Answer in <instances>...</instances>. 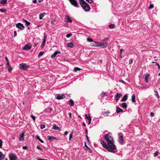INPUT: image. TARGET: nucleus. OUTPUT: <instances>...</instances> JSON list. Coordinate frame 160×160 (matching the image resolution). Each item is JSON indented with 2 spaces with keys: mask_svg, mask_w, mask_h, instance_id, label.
Here are the masks:
<instances>
[{
  "mask_svg": "<svg viewBox=\"0 0 160 160\" xmlns=\"http://www.w3.org/2000/svg\"><path fill=\"white\" fill-rule=\"evenodd\" d=\"M104 139L106 141L107 144L105 142L101 140L100 142L101 143L103 147L108 152L113 153H115L117 148L114 144V140L112 136L111 133L109 132L106 134L104 136Z\"/></svg>",
  "mask_w": 160,
  "mask_h": 160,
  "instance_id": "1",
  "label": "nucleus"
},
{
  "mask_svg": "<svg viewBox=\"0 0 160 160\" xmlns=\"http://www.w3.org/2000/svg\"><path fill=\"white\" fill-rule=\"evenodd\" d=\"M79 2L85 11H88L90 10V6L84 1L83 0H79Z\"/></svg>",
  "mask_w": 160,
  "mask_h": 160,
  "instance_id": "2",
  "label": "nucleus"
},
{
  "mask_svg": "<svg viewBox=\"0 0 160 160\" xmlns=\"http://www.w3.org/2000/svg\"><path fill=\"white\" fill-rule=\"evenodd\" d=\"M66 97V94H58L55 95V98L58 99H61Z\"/></svg>",
  "mask_w": 160,
  "mask_h": 160,
  "instance_id": "3",
  "label": "nucleus"
},
{
  "mask_svg": "<svg viewBox=\"0 0 160 160\" xmlns=\"http://www.w3.org/2000/svg\"><path fill=\"white\" fill-rule=\"evenodd\" d=\"M118 141L119 143L121 144H122L123 139V138L122 134V133H120L118 134Z\"/></svg>",
  "mask_w": 160,
  "mask_h": 160,
  "instance_id": "4",
  "label": "nucleus"
},
{
  "mask_svg": "<svg viewBox=\"0 0 160 160\" xmlns=\"http://www.w3.org/2000/svg\"><path fill=\"white\" fill-rule=\"evenodd\" d=\"M9 158L10 160H18V158L16 155L12 153L9 154Z\"/></svg>",
  "mask_w": 160,
  "mask_h": 160,
  "instance_id": "5",
  "label": "nucleus"
},
{
  "mask_svg": "<svg viewBox=\"0 0 160 160\" xmlns=\"http://www.w3.org/2000/svg\"><path fill=\"white\" fill-rule=\"evenodd\" d=\"M71 4L74 6L78 7V2L76 0H68Z\"/></svg>",
  "mask_w": 160,
  "mask_h": 160,
  "instance_id": "6",
  "label": "nucleus"
},
{
  "mask_svg": "<svg viewBox=\"0 0 160 160\" xmlns=\"http://www.w3.org/2000/svg\"><path fill=\"white\" fill-rule=\"evenodd\" d=\"M19 68L20 69L25 70L26 68L28 67V66L24 63H20L19 65Z\"/></svg>",
  "mask_w": 160,
  "mask_h": 160,
  "instance_id": "7",
  "label": "nucleus"
},
{
  "mask_svg": "<svg viewBox=\"0 0 160 160\" xmlns=\"http://www.w3.org/2000/svg\"><path fill=\"white\" fill-rule=\"evenodd\" d=\"M16 27L22 30L24 29V27L23 24L21 23H18L16 24Z\"/></svg>",
  "mask_w": 160,
  "mask_h": 160,
  "instance_id": "8",
  "label": "nucleus"
},
{
  "mask_svg": "<svg viewBox=\"0 0 160 160\" xmlns=\"http://www.w3.org/2000/svg\"><path fill=\"white\" fill-rule=\"evenodd\" d=\"M32 47V45L30 43H28L24 46V47L23 48V49L28 50L30 49Z\"/></svg>",
  "mask_w": 160,
  "mask_h": 160,
  "instance_id": "9",
  "label": "nucleus"
},
{
  "mask_svg": "<svg viewBox=\"0 0 160 160\" xmlns=\"http://www.w3.org/2000/svg\"><path fill=\"white\" fill-rule=\"evenodd\" d=\"M65 19V21L66 22L72 23V22L71 18L68 15H66Z\"/></svg>",
  "mask_w": 160,
  "mask_h": 160,
  "instance_id": "10",
  "label": "nucleus"
},
{
  "mask_svg": "<svg viewBox=\"0 0 160 160\" xmlns=\"http://www.w3.org/2000/svg\"><path fill=\"white\" fill-rule=\"evenodd\" d=\"M122 95L121 93H117L115 95L114 98L116 99L117 102H118L120 98Z\"/></svg>",
  "mask_w": 160,
  "mask_h": 160,
  "instance_id": "11",
  "label": "nucleus"
},
{
  "mask_svg": "<svg viewBox=\"0 0 160 160\" xmlns=\"http://www.w3.org/2000/svg\"><path fill=\"white\" fill-rule=\"evenodd\" d=\"M100 47H101L103 48H105L108 47V43L101 42H100Z\"/></svg>",
  "mask_w": 160,
  "mask_h": 160,
  "instance_id": "12",
  "label": "nucleus"
},
{
  "mask_svg": "<svg viewBox=\"0 0 160 160\" xmlns=\"http://www.w3.org/2000/svg\"><path fill=\"white\" fill-rule=\"evenodd\" d=\"M61 52H60V51H58H58H56L53 54H52V55H51V58H54V57H55V56H56V55L58 54V53H60Z\"/></svg>",
  "mask_w": 160,
  "mask_h": 160,
  "instance_id": "13",
  "label": "nucleus"
},
{
  "mask_svg": "<svg viewBox=\"0 0 160 160\" xmlns=\"http://www.w3.org/2000/svg\"><path fill=\"white\" fill-rule=\"evenodd\" d=\"M127 99L128 95H125L123 97L122 99L121 100V101L122 102H125L127 100Z\"/></svg>",
  "mask_w": 160,
  "mask_h": 160,
  "instance_id": "14",
  "label": "nucleus"
},
{
  "mask_svg": "<svg viewBox=\"0 0 160 160\" xmlns=\"http://www.w3.org/2000/svg\"><path fill=\"white\" fill-rule=\"evenodd\" d=\"M52 128L54 130H59V131L61 130L60 128L58 127H57L56 125L55 124L53 125Z\"/></svg>",
  "mask_w": 160,
  "mask_h": 160,
  "instance_id": "15",
  "label": "nucleus"
},
{
  "mask_svg": "<svg viewBox=\"0 0 160 160\" xmlns=\"http://www.w3.org/2000/svg\"><path fill=\"white\" fill-rule=\"evenodd\" d=\"M69 104L71 107H73L74 105V102L72 100L70 99L69 101Z\"/></svg>",
  "mask_w": 160,
  "mask_h": 160,
  "instance_id": "16",
  "label": "nucleus"
},
{
  "mask_svg": "<svg viewBox=\"0 0 160 160\" xmlns=\"http://www.w3.org/2000/svg\"><path fill=\"white\" fill-rule=\"evenodd\" d=\"M110 113V112L108 110L107 111H103L102 112V114L104 116H107L106 114H109Z\"/></svg>",
  "mask_w": 160,
  "mask_h": 160,
  "instance_id": "17",
  "label": "nucleus"
},
{
  "mask_svg": "<svg viewBox=\"0 0 160 160\" xmlns=\"http://www.w3.org/2000/svg\"><path fill=\"white\" fill-rule=\"evenodd\" d=\"M123 111L122 109L120 108H118L116 110V112L117 113H119L120 112H123Z\"/></svg>",
  "mask_w": 160,
  "mask_h": 160,
  "instance_id": "18",
  "label": "nucleus"
},
{
  "mask_svg": "<svg viewBox=\"0 0 160 160\" xmlns=\"http://www.w3.org/2000/svg\"><path fill=\"white\" fill-rule=\"evenodd\" d=\"M149 76V74H148L145 75L144 76V81L146 82H148V77Z\"/></svg>",
  "mask_w": 160,
  "mask_h": 160,
  "instance_id": "19",
  "label": "nucleus"
},
{
  "mask_svg": "<svg viewBox=\"0 0 160 160\" xmlns=\"http://www.w3.org/2000/svg\"><path fill=\"white\" fill-rule=\"evenodd\" d=\"M4 158V155L0 151V160H2Z\"/></svg>",
  "mask_w": 160,
  "mask_h": 160,
  "instance_id": "20",
  "label": "nucleus"
},
{
  "mask_svg": "<svg viewBox=\"0 0 160 160\" xmlns=\"http://www.w3.org/2000/svg\"><path fill=\"white\" fill-rule=\"evenodd\" d=\"M67 45L68 47L71 48H72L74 46L72 42L68 43Z\"/></svg>",
  "mask_w": 160,
  "mask_h": 160,
  "instance_id": "21",
  "label": "nucleus"
},
{
  "mask_svg": "<svg viewBox=\"0 0 160 160\" xmlns=\"http://www.w3.org/2000/svg\"><path fill=\"white\" fill-rule=\"evenodd\" d=\"M24 134L22 133L20 135V137L19 138V140L22 141H23L24 139Z\"/></svg>",
  "mask_w": 160,
  "mask_h": 160,
  "instance_id": "22",
  "label": "nucleus"
},
{
  "mask_svg": "<svg viewBox=\"0 0 160 160\" xmlns=\"http://www.w3.org/2000/svg\"><path fill=\"white\" fill-rule=\"evenodd\" d=\"M135 96L134 94H133L132 96V101L133 102H136L135 100Z\"/></svg>",
  "mask_w": 160,
  "mask_h": 160,
  "instance_id": "23",
  "label": "nucleus"
},
{
  "mask_svg": "<svg viewBox=\"0 0 160 160\" xmlns=\"http://www.w3.org/2000/svg\"><path fill=\"white\" fill-rule=\"evenodd\" d=\"M7 0H0V3L2 5L6 3Z\"/></svg>",
  "mask_w": 160,
  "mask_h": 160,
  "instance_id": "24",
  "label": "nucleus"
},
{
  "mask_svg": "<svg viewBox=\"0 0 160 160\" xmlns=\"http://www.w3.org/2000/svg\"><path fill=\"white\" fill-rule=\"evenodd\" d=\"M154 92H155V95L158 98H159L160 96L158 94L157 91L156 89H154Z\"/></svg>",
  "mask_w": 160,
  "mask_h": 160,
  "instance_id": "25",
  "label": "nucleus"
},
{
  "mask_svg": "<svg viewBox=\"0 0 160 160\" xmlns=\"http://www.w3.org/2000/svg\"><path fill=\"white\" fill-rule=\"evenodd\" d=\"M23 20L24 21V22L25 23V25L27 26H29L30 24V23L29 22H28L27 20H25L24 19H23Z\"/></svg>",
  "mask_w": 160,
  "mask_h": 160,
  "instance_id": "26",
  "label": "nucleus"
},
{
  "mask_svg": "<svg viewBox=\"0 0 160 160\" xmlns=\"http://www.w3.org/2000/svg\"><path fill=\"white\" fill-rule=\"evenodd\" d=\"M47 138L50 141L52 139H55V138L53 136H48Z\"/></svg>",
  "mask_w": 160,
  "mask_h": 160,
  "instance_id": "27",
  "label": "nucleus"
},
{
  "mask_svg": "<svg viewBox=\"0 0 160 160\" xmlns=\"http://www.w3.org/2000/svg\"><path fill=\"white\" fill-rule=\"evenodd\" d=\"M36 139H38V140H39V141L40 142H42V143H43V142H44L39 137V136H38V135H37V136H36Z\"/></svg>",
  "mask_w": 160,
  "mask_h": 160,
  "instance_id": "28",
  "label": "nucleus"
},
{
  "mask_svg": "<svg viewBox=\"0 0 160 160\" xmlns=\"http://www.w3.org/2000/svg\"><path fill=\"white\" fill-rule=\"evenodd\" d=\"M122 107L123 108H126L127 107V105L125 102H123L122 104Z\"/></svg>",
  "mask_w": 160,
  "mask_h": 160,
  "instance_id": "29",
  "label": "nucleus"
},
{
  "mask_svg": "<svg viewBox=\"0 0 160 160\" xmlns=\"http://www.w3.org/2000/svg\"><path fill=\"white\" fill-rule=\"evenodd\" d=\"M45 42H46V41H45V39L43 40L42 43L41 45V48H43L44 47V46L45 44Z\"/></svg>",
  "mask_w": 160,
  "mask_h": 160,
  "instance_id": "30",
  "label": "nucleus"
},
{
  "mask_svg": "<svg viewBox=\"0 0 160 160\" xmlns=\"http://www.w3.org/2000/svg\"><path fill=\"white\" fill-rule=\"evenodd\" d=\"M107 93V92H102L100 94V95L102 98H103L105 97Z\"/></svg>",
  "mask_w": 160,
  "mask_h": 160,
  "instance_id": "31",
  "label": "nucleus"
},
{
  "mask_svg": "<svg viewBox=\"0 0 160 160\" xmlns=\"http://www.w3.org/2000/svg\"><path fill=\"white\" fill-rule=\"evenodd\" d=\"M81 70V69L79 68L78 67H75L74 68L73 71L74 72H77L78 71H80V70Z\"/></svg>",
  "mask_w": 160,
  "mask_h": 160,
  "instance_id": "32",
  "label": "nucleus"
},
{
  "mask_svg": "<svg viewBox=\"0 0 160 160\" xmlns=\"http://www.w3.org/2000/svg\"><path fill=\"white\" fill-rule=\"evenodd\" d=\"M44 52H40L38 54V58H40L43 55Z\"/></svg>",
  "mask_w": 160,
  "mask_h": 160,
  "instance_id": "33",
  "label": "nucleus"
},
{
  "mask_svg": "<svg viewBox=\"0 0 160 160\" xmlns=\"http://www.w3.org/2000/svg\"><path fill=\"white\" fill-rule=\"evenodd\" d=\"M87 119L88 121V124H90L91 123V121L92 120V119L91 118V117H90L89 115Z\"/></svg>",
  "mask_w": 160,
  "mask_h": 160,
  "instance_id": "34",
  "label": "nucleus"
},
{
  "mask_svg": "<svg viewBox=\"0 0 160 160\" xmlns=\"http://www.w3.org/2000/svg\"><path fill=\"white\" fill-rule=\"evenodd\" d=\"M45 13H41L39 14V19H40L41 20L42 19V18L44 16V14Z\"/></svg>",
  "mask_w": 160,
  "mask_h": 160,
  "instance_id": "35",
  "label": "nucleus"
},
{
  "mask_svg": "<svg viewBox=\"0 0 160 160\" xmlns=\"http://www.w3.org/2000/svg\"><path fill=\"white\" fill-rule=\"evenodd\" d=\"M109 27L110 28H113L115 27V26L114 24H111L109 25Z\"/></svg>",
  "mask_w": 160,
  "mask_h": 160,
  "instance_id": "36",
  "label": "nucleus"
},
{
  "mask_svg": "<svg viewBox=\"0 0 160 160\" xmlns=\"http://www.w3.org/2000/svg\"><path fill=\"white\" fill-rule=\"evenodd\" d=\"M0 12H6V10L5 8H1L0 9Z\"/></svg>",
  "mask_w": 160,
  "mask_h": 160,
  "instance_id": "37",
  "label": "nucleus"
},
{
  "mask_svg": "<svg viewBox=\"0 0 160 160\" xmlns=\"http://www.w3.org/2000/svg\"><path fill=\"white\" fill-rule=\"evenodd\" d=\"M96 42H93L91 44V46H92L96 47Z\"/></svg>",
  "mask_w": 160,
  "mask_h": 160,
  "instance_id": "38",
  "label": "nucleus"
},
{
  "mask_svg": "<svg viewBox=\"0 0 160 160\" xmlns=\"http://www.w3.org/2000/svg\"><path fill=\"white\" fill-rule=\"evenodd\" d=\"M87 41L88 42H93V41L92 39L90 38H87Z\"/></svg>",
  "mask_w": 160,
  "mask_h": 160,
  "instance_id": "39",
  "label": "nucleus"
},
{
  "mask_svg": "<svg viewBox=\"0 0 160 160\" xmlns=\"http://www.w3.org/2000/svg\"><path fill=\"white\" fill-rule=\"evenodd\" d=\"M158 153H159V152L158 151H157L155 152L154 153V154H153L154 157H156L158 155Z\"/></svg>",
  "mask_w": 160,
  "mask_h": 160,
  "instance_id": "40",
  "label": "nucleus"
},
{
  "mask_svg": "<svg viewBox=\"0 0 160 160\" xmlns=\"http://www.w3.org/2000/svg\"><path fill=\"white\" fill-rule=\"evenodd\" d=\"M37 148L38 149L41 150L42 152H43L42 149L40 147L39 145H38L37 146Z\"/></svg>",
  "mask_w": 160,
  "mask_h": 160,
  "instance_id": "41",
  "label": "nucleus"
},
{
  "mask_svg": "<svg viewBox=\"0 0 160 160\" xmlns=\"http://www.w3.org/2000/svg\"><path fill=\"white\" fill-rule=\"evenodd\" d=\"M152 62V63H155L156 64V65L158 67V69H159L160 68V66L159 65V64H158V63H157V62Z\"/></svg>",
  "mask_w": 160,
  "mask_h": 160,
  "instance_id": "42",
  "label": "nucleus"
},
{
  "mask_svg": "<svg viewBox=\"0 0 160 160\" xmlns=\"http://www.w3.org/2000/svg\"><path fill=\"white\" fill-rule=\"evenodd\" d=\"M72 33H69V34H67L66 36V37H67V38H69L70 37H71V36L72 35Z\"/></svg>",
  "mask_w": 160,
  "mask_h": 160,
  "instance_id": "43",
  "label": "nucleus"
},
{
  "mask_svg": "<svg viewBox=\"0 0 160 160\" xmlns=\"http://www.w3.org/2000/svg\"><path fill=\"white\" fill-rule=\"evenodd\" d=\"M154 7L153 5V4H150L149 7H148L149 9L152 8Z\"/></svg>",
  "mask_w": 160,
  "mask_h": 160,
  "instance_id": "44",
  "label": "nucleus"
},
{
  "mask_svg": "<svg viewBox=\"0 0 160 160\" xmlns=\"http://www.w3.org/2000/svg\"><path fill=\"white\" fill-rule=\"evenodd\" d=\"M2 141L1 139H0V148H1L2 146Z\"/></svg>",
  "mask_w": 160,
  "mask_h": 160,
  "instance_id": "45",
  "label": "nucleus"
},
{
  "mask_svg": "<svg viewBox=\"0 0 160 160\" xmlns=\"http://www.w3.org/2000/svg\"><path fill=\"white\" fill-rule=\"evenodd\" d=\"M45 127V126L44 125L41 124L40 126V128L41 129H43Z\"/></svg>",
  "mask_w": 160,
  "mask_h": 160,
  "instance_id": "46",
  "label": "nucleus"
},
{
  "mask_svg": "<svg viewBox=\"0 0 160 160\" xmlns=\"http://www.w3.org/2000/svg\"><path fill=\"white\" fill-rule=\"evenodd\" d=\"M96 43H97L96 47H100V42H96Z\"/></svg>",
  "mask_w": 160,
  "mask_h": 160,
  "instance_id": "47",
  "label": "nucleus"
},
{
  "mask_svg": "<svg viewBox=\"0 0 160 160\" xmlns=\"http://www.w3.org/2000/svg\"><path fill=\"white\" fill-rule=\"evenodd\" d=\"M31 118H32V119L34 120L35 121V117L33 116L32 115H31Z\"/></svg>",
  "mask_w": 160,
  "mask_h": 160,
  "instance_id": "48",
  "label": "nucleus"
},
{
  "mask_svg": "<svg viewBox=\"0 0 160 160\" xmlns=\"http://www.w3.org/2000/svg\"><path fill=\"white\" fill-rule=\"evenodd\" d=\"M87 2L90 3H92L93 2L92 0H86Z\"/></svg>",
  "mask_w": 160,
  "mask_h": 160,
  "instance_id": "49",
  "label": "nucleus"
},
{
  "mask_svg": "<svg viewBox=\"0 0 160 160\" xmlns=\"http://www.w3.org/2000/svg\"><path fill=\"white\" fill-rule=\"evenodd\" d=\"M109 38H105L103 40H102V42H105L107 41V40H108Z\"/></svg>",
  "mask_w": 160,
  "mask_h": 160,
  "instance_id": "50",
  "label": "nucleus"
},
{
  "mask_svg": "<svg viewBox=\"0 0 160 160\" xmlns=\"http://www.w3.org/2000/svg\"><path fill=\"white\" fill-rule=\"evenodd\" d=\"M72 138V133H71L70 135H69V141Z\"/></svg>",
  "mask_w": 160,
  "mask_h": 160,
  "instance_id": "51",
  "label": "nucleus"
},
{
  "mask_svg": "<svg viewBox=\"0 0 160 160\" xmlns=\"http://www.w3.org/2000/svg\"><path fill=\"white\" fill-rule=\"evenodd\" d=\"M55 20L54 19L53 20H52L51 21V23H52V24H53V25H55Z\"/></svg>",
  "mask_w": 160,
  "mask_h": 160,
  "instance_id": "52",
  "label": "nucleus"
},
{
  "mask_svg": "<svg viewBox=\"0 0 160 160\" xmlns=\"http://www.w3.org/2000/svg\"><path fill=\"white\" fill-rule=\"evenodd\" d=\"M132 60L131 59H130L129 60V64H131L132 63Z\"/></svg>",
  "mask_w": 160,
  "mask_h": 160,
  "instance_id": "53",
  "label": "nucleus"
},
{
  "mask_svg": "<svg viewBox=\"0 0 160 160\" xmlns=\"http://www.w3.org/2000/svg\"><path fill=\"white\" fill-rule=\"evenodd\" d=\"M120 82L125 84V82L122 79H120L119 80Z\"/></svg>",
  "mask_w": 160,
  "mask_h": 160,
  "instance_id": "54",
  "label": "nucleus"
},
{
  "mask_svg": "<svg viewBox=\"0 0 160 160\" xmlns=\"http://www.w3.org/2000/svg\"><path fill=\"white\" fill-rule=\"evenodd\" d=\"M17 32L16 31H15L14 32L13 37H15L17 36Z\"/></svg>",
  "mask_w": 160,
  "mask_h": 160,
  "instance_id": "55",
  "label": "nucleus"
},
{
  "mask_svg": "<svg viewBox=\"0 0 160 160\" xmlns=\"http://www.w3.org/2000/svg\"><path fill=\"white\" fill-rule=\"evenodd\" d=\"M150 115L151 117H152L154 116V113L152 112H151L150 113Z\"/></svg>",
  "mask_w": 160,
  "mask_h": 160,
  "instance_id": "56",
  "label": "nucleus"
},
{
  "mask_svg": "<svg viewBox=\"0 0 160 160\" xmlns=\"http://www.w3.org/2000/svg\"><path fill=\"white\" fill-rule=\"evenodd\" d=\"M12 70V68L11 67L10 68L8 69V71L9 72H11Z\"/></svg>",
  "mask_w": 160,
  "mask_h": 160,
  "instance_id": "57",
  "label": "nucleus"
},
{
  "mask_svg": "<svg viewBox=\"0 0 160 160\" xmlns=\"http://www.w3.org/2000/svg\"><path fill=\"white\" fill-rule=\"evenodd\" d=\"M28 147L26 146H23L22 147V148L24 149H26Z\"/></svg>",
  "mask_w": 160,
  "mask_h": 160,
  "instance_id": "58",
  "label": "nucleus"
},
{
  "mask_svg": "<svg viewBox=\"0 0 160 160\" xmlns=\"http://www.w3.org/2000/svg\"><path fill=\"white\" fill-rule=\"evenodd\" d=\"M68 115L69 116V118H71V116H72V113L71 112H69L68 113Z\"/></svg>",
  "mask_w": 160,
  "mask_h": 160,
  "instance_id": "59",
  "label": "nucleus"
},
{
  "mask_svg": "<svg viewBox=\"0 0 160 160\" xmlns=\"http://www.w3.org/2000/svg\"><path fill=\"white\" fill-rule=\"evenodd\" d=\"M68 131H66L65 132H64V135H67L68 134Z\"/></svg>",
  "mask_w": 160,
  "mask_h": 160,
  "instance_id": "60",
  "label": "nucleus"
},
{
  "mask_svg": "<svg viewBox=\"0 0 160 160\" xmlns=\"http://www.w3.org/2000/svg\"><path fill=\"white\" fill-rule=\"evenodd\" d=\"M87 148H88V149L89 150V152L91 153L92 152L91 149L90 148H89L88 146H87Z\"/></svg>",
  "mask_w": 160,
  "mask_h": 160,
  "instance_id": "61",
  "label": "nucleus"
},
{
  "mask_svg": "<svg viewBox=\"0 0 160 160\" xmlns=\"http://www.w3.org/2000/svg\"><path fill=\"white\" fill-rule=\"evenodd\" d=\"M124 51V50L123 49H121L120 50V54L121 55L122 54V52H123Z\"/></svg>",
  "mask_w": 160,
  "mask_h": 160,
  "instance_id": "62",
  "label": "nucleus"
},
{
  "mask_svg": "<svg viewBox=\"0 0 160 160\" xmlns=\"http://www.w3.org/2000/svg\"><path fill=\"white\" fill-rule=\"evenodd\" d=\"M5 59L7 61V62H8V61H9L8 58L7 57H5Z\"/></svg>",
  "mask_w": 160,
  "mask_h": 160,
  "instance_id": "63",
  "label": "nucleus"
},
{
  "mask_svg": "<svg viewBox=\"0 0 160 160\" xmlns=\"http://www.w3.org/2000/svg\"><path fill=\"white\" fill-rule=\"evenodd\" d=\"M32 2L34 3H36L37 2V0H33Z\"/></svg>",
  "mask_w": 160,
  "mask_h": 160,
  "instance_id": "64",
  "label": "nucleus"
}]
</instances>
